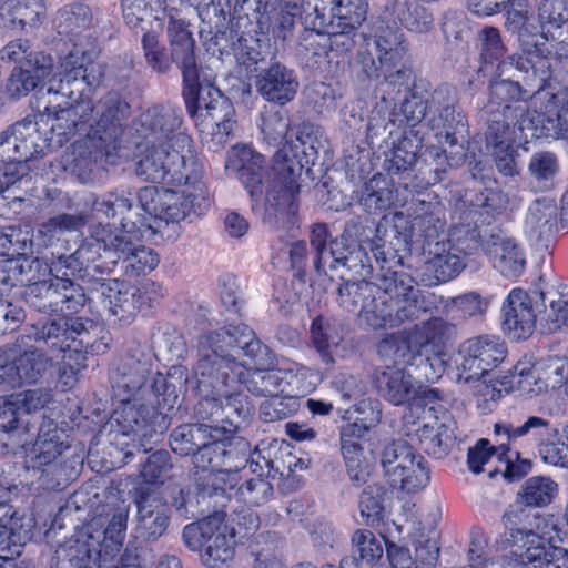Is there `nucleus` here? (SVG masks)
I'll return each mask as SVG.
<instances>
[{"label":"nucleus","mask_w":568,"mask_h":568,"mask_svg":"<svg viewBox=\"0 0 568 568\" xmlns=\"http://www.w3.org/2000/svg\"><path fill=\"white\" fill-rule=\"evenodd\" d=\"M551 77L547 58L509 55L497 65L496 77L490 81L489 98L480 111L487 125L493 120L503 125H517L524 138H539L536 113L525 103L544 89Z\"/></svg>","instance_id":"obj_1"},{"label":"nucleus","mask_w":568,"mask_h":568,"mask_svg":"<svg viewBox=\"0 0 568 568\" xmlns=\"http://www.w3.org/2000/svg\"><path fill=\"white\" fill-rule=\"evenodd\" d=\"M410 72L397 70L385 77L379 84L384 102H394L404 92L400 103V113L407 125L415 126L420 122L434 132L435 136L444 140L450 146H463L467 135V120L458 106L454 90L440 85L432 93L423 95L416 89L409 90Z\"/></svg>","instance_id":"obj_2"},{"label":"nucleus","mask_w":568,"mask_h":568,"mask_svg":"<svg viewBox=\"0 0 568 568\" xmlns=\"http://www.w3.org/2000/svg\"><path fill=\"white\" fill-rule=\"evenodd\" d=\"M38 109L48 115V120H52L51 131L57 132L58 144L81 136L98 148H115L131 108L119 92L111 91L95 103L85 100L70 106L44 105L43 110L39 103Z\"/></svg>","instance_id":"obj_3"},{"label":"nucleus","mask_w":568,"mask_h":568,"mask_svg":"<svg viewBox=\"0 0 568 568\" xmlns=\"http://www.w3.org/2000/svg\"><path fill=\"white\" fill-rule=\"evenodd\" d=\"M110 382L115 396L129 403L138 394H152L163 412L174 409L178 389L187 382L183 366H172L166 375L154 367V356L140 346L129 348L120 356L110 372Z\"/></svg>","instance_id":"obj_4"},{"label":"nucleus","mask_w":568,"mask_h":568,"mask_svg":"<svg viewBox=\"0 0 568 568\" xmlns=\"http://www.w3.org/2000/svg\"><path fill=\"white\" fill-rule=\"evenodd\" d=\"M116 420L121 434L131 437L124 459L132 458L136 453L149 454L141 463L143 480L148 484H163L171 478L173 463L169 450H152V444L158 443L171 426L169 414L145 405H125Z\"/></svg>","instance_id":"obj_5"},{"label":"nucleus","mask_w":568,"mask_h":568,"mask_svg":"<svg viewBox=\"0 0 568 568\" xmlns=\"http://www.w3.org/2000/svg\"><path fill=\"white\" fill-rule=\"evenodd\" d=\"M61 312L65 314L32 325L30 335L38 343L59 353L74 351L88 352L93 345L97 323L84 316H75L91 297L79 282H59Z\"/></svg>","instance_id":"obj_6"},{"label":"nucleus","mask_w":568,"mask_h":568,"mask_svg":"<svg viewBox=\"0 0 568 568\" xmlns=\"http://www.w3.org/2000/svg\"><path fill=\"white\" fill-rule=\"evenodd\" d=\"M160 4L161 0H121L126 26L142 33L143 57L145 64L152 71L165 70L169 67V59L171 54H175L176 48L182 47V44L189 45L195 41L189 24L184 20L175 19L172 16L166 24L169 47L161 41L164 24L162 19L155 14V6L159 7Z\"/></svg>","instance_id":"obj_7"},{"label":"nucleus","mask_w":568,"mask_h":568,"mask_svg":"<svg viewBox=\"0 0 568 568\" xmlns=\"http://www.w3.org/2000/svg\"><path fill=\"white\" fill-rule=\"evenodd\" d=\"M526 507L510 506L503 516V524L509 530L506 541L523 549L511 554L506 568H560L557 562L568 556V550L550 545L542 537L540 525L545 519Z\"/></svg>","instance_id":"obj_8"},{"label":"nucleus","mask_w":568,"mask_h":568,"mask_svg":"<svg viewBox=\"0 0 568 568\" xmlns=\"http://www.w3.org/2000/svg\"><path fill=\"white\" fill-rule=\"evenodd\" d=\"M225 171L239 180L256 204L264 200L266 205L276 207L291 202L296 194L274 164L270 168L265 158L247 145H235L227 151Z\"/></svg>","instance_id":"obj_9"},{"label":"nucleus","mask_w":568,"mask_h":568,"mask_svg":"<svg viewBox=\"0 0 568 568\" xmlns=\"http://www.w3.org/2000/svg\"><path fill=\"white\" fill-rule=\"evenodd\" d=\"M332 154L327 139L312 123H303L295 142L286 141L274 154V169L284 176L288 189L298 193L297 180L303 170L312 181L316 173H324L323 166L331 161Z\"/></svg>","instance_id":"obj_10"},{"label":"nucleus","mask_w":568,"mask_h":568,"mask_svg":"<svg viewBox=\"0 0 568 568\" xmlns=\"http://www.w3.org/2000/svg\"><path fill=\"white\" fill-rule=\"evenodd\" d=\"M180 70L182 77V98L185 109L191 119L206 122L207 109L214 103L213 92L221 90L215 84V78L207 74L199 64L195 41L191 44H182L176 48L175 54H171L169 67L165 70L154 71L156 74L166 75Z\"/></svg>","instance_id":"obj_11"},{"label":"nucleus","mask_w":568,"mask_h":568,"mask_svg":"<svg viewBox=\"0 0 568 568\" xmlns=\"http://www.w3.org/2000/svg\"><path fill=\"white\" fill-rule=\"evenodd\" d=\"M182 539L190 550L201 552V560L209 568H224L234 558L235 531L221 513L186 525Z\"/></svg>","instance_id":"obj_12"},{"label":"nucleus","mask_w":568,"mask_h":568,"mask_svg":"<svg viewBox=\"0 0 568 568\" xmlns=\"http://www.w3.org/2000/svg\"><path fill=\"white\" fill-rule=\"evenodd\" d=\"M242 368L233 354L220 352L201 336L194 366V392L197 396H225L240 381Z\"/></svg>","instance_id":"obj_13"},{"label":"nucleus","mask_w":568,"mask_h":568,"mask_svg":"<svg viewBox=\"0 0 568 568\" xmlns=\"http://www.w3.org/2000/svg\"><path fill=\"white\" fill-rule=\"evenodd\" d=\"M367 2L357 3V64L362 65L363 73L368 78H377L382 67L394 64L400 58L404 48L398 44L393 48L389 41L381 36L384 22L379 17L367 16Z\"/></svg>","instance_id":"obj_14"},{"label":"nucleus","mask_w":568,"mask_h":568,"mask_svg":"<svg viewBox=\"0 0 568 568\" xmlns=\"http://www.w3.org/2000/svg\"><path fill=\"white\" fill-rule=\"evenodd\" d=\"M495 435L505 436L508 443H515L518 439L538 444L539 454L545 463L555 466L568 467L567 440L554 442L551 436L558 434L550 420L541 416L529 415L521 420H505L496 423L494 426Z\"/></svg>","instance_id":"obj_15"},{"label":"nucleus","mask_w":568,"mask_h":568,"mask_svg":"<svg viewBox=\"0 0 568 568\" xmlns=\"http://www.w3.org/2000/svg\"><path fill=\"white\" fill-rule=\"evenodd\" d=\"M99 10L84 0H75L58 11V31L64 34L72 48L68 54H81L95 60L100 53L98 41Z\"/></svg>","instance_id":"obj_16"},{"label":"nucleus","mask_w":568,"mask_h":568,"mask_svg":"<svg viewBox=\"0 0 568 568\" xmlns=\"http://www.w3.org/2000/svg\"><path fill=\"white\" fill-rule=\"evenodd\" d=\"M182 123L181 110L169 103H158L144 110L134 126L136 135L146 145H170L191 153L192 140L181 131Z\"/></svg>","instance_id":"obj_17"},{"label":"nucleus","mask_w":568,"mask_h":568,"mask_svg":"<svg viewBox=\"0 0 568 568\" xmlns=\"http://www.w3.org/2000/svg\"><path fill=\"white\" fill-rule=\"evenodd\" d=\"M192 152L170 145H146L144 155L136 163L135 172L152 183L171 182L189 184L193 169Z\"/></svg>","instance_id":"obj_18"},{"label":"nucleus","mask_w":568,"mask_h":568,"mask_svg":"<svg viewBox=\"0 0 568 568\" xmlns=\"http://www.w3.org/2000/svg\"><path fill=\"white\" fill-rule=\"evenodd\" d=\"M505 344L495 335H480L460 344L458 349L457 382H479L506 357Z\"/></svg>","instance_id":"obj_19"},{"label":"nucleus","mask_w":568,"mask_h":568,"mask_svg":"<svg viewBox=\"0 0 568 568\" xmlns=\"http://www.w3.org/2000/svg\"><path fill=\"white\" fill-rule=\"evenodd\" d=\"M94 60H84L81 54H67L61 59L58 81H50L48 95H61L70 100L65 106L92 100L91 92L102 79V72H95Z\"/></svg>","instance_id":"obj_20"},{"label":"nucleus","mask_w":568,"mask_h":568,"mask_svg":"<svg viewBox=\"0 0 568 568\" xmlns=\"http://www.w3.org/2000/svg\"><path fill=\"white\" fill-rule=\"evenodd\" d=\"M121 233L110 222H98L89 227V236L75 250L78 258L90 270L103 274L116 266Z\"/></svg>","instance_id":"obj_21"},{"label":"nucleus","mask_w":568,"mask_h":568,"mask_svg":"<svg viewBox=\"0 0 568 568\" xmlns=\"http://www.w3.org/2000/svg\"><path fill=\"white\" fill-rule=\"evenodd\" d=\"M531 296L521 288H514L509 292L507 298L503 304V329L509 338L514 341L527 339L530 337L536 328L537 301L538 297L544 304V293L534 292Z\"/></svg>","instance_id":"obj_22"},{"label":"nucleus","mask_w":568,"mask_h":568,"mask_svg":"<svg viewBox=\"0 0 568 568\" xmlns=\"http://www.w3.org/2000/svg\"><path fill=\"white\" fill-rule=\"evenodd\" d=\"M483 251L494 267L507 278L519 277L526 267L521 245L498 226L484 230Z\"/></svg>","instance_id":"obj_23"},{"label":"nucleus","mask_w":568,"mask_h":568,"mask_svg":"<svg viewBox=\"0 0 568 568\" xmlns=\"http://www.w3.org/2000/svg\"><path fill=\"white\" fill-rule=\"evenodd\" d=\"M201 337L220 352L233 354L234 362L245 356L256 364H263V356L267 353V346L263 345L254 331L243 323L204 333Z\"/></svg>","instance_id":"obj_24"},{"label":"nucleus","mask_w":568,"mask_h":568,"mask_svg":"<svg viewBox=\"0 0 568 568\" xmlns=\"http://www.w3.org/2000/svg\"><path fill=\"white\" fill-rule=\"evenodd\" d=\"M409 237L423 253L448 240L444 209L438 202L418 200L412 206Z\"/></svg>","instance_id":"obj_25"},{"label":"nucleus","mask_w":568,"mask_h":568,"mask_svg":"<svg viewBox=\"0 0 568 568\" xmlns=\"http://www.w3.org/2000/svg\"><path fill=\"white\" fill-rule=\"evenodd\" d=\"M486 145L490 151L496 168L505 176L519 174L518 152L515 143H527L531 138H524L517 125H503L493 120L485 132Z\"/></svg>","instance_id":"obj_26"},{"label":"nucleus","mask_w":568,"mask_h":568,"mask_svg":"<svg viewBox=\"0 0 568 568\" xmlns=\"http://www.w3.org/2000/svg\"><path fill=\"white\" fill-rule=\"evenodd\" d=\"M256 92L266 101L277 105L291 102L300 88L295 70L278 60L255 74Z\"/></svg>","instance_id":"obj_27"},{"label":"nucleus","mask_w":568,"mask_h":568,"mask_svg":"<svg viewBox=\"0 0 568 568\" xmlns=\"http://www.w3.org/2000/svg\"><path fill=\"white\" fill-rule=\"evenodd\" d=\"M136 507L135 538L151 544L158 541L170 527V506L159 497L141 496Z\"/></svg>","instance_id":"obj_28"},{"label":"nucleus","mask_w":568,"mask_h":568,"mask_svg":"<svg viewBox=\"0 0 568 568\" xmlns=\"http://www.w3.org/2000/svg\"><path fill=\"white\" fill-rule=\"evenodd\" d=\"M423 255L426 258L423 281L427 282V285L450 281L466 267L464 257L453 250L450 239L440 245H433V248Z\"/></svg>","instance_id":"obj_29"},{"label":"nucleus","mask_w":568,"mask_h":568,"mask_svg":"<svg viewBox=\"0 0 568 568\" xmlns=\"http://www.w3.org/2000/svg\"><path fill=\"white\" fill-rule=\"evenodd\" d=\"M558 207L551 197L536 199L528 209L526 230L537 248L547 250L557 232Z\"/></svg>","instance_id":"obj_30"},{"label":"nucleus","mask_w":568,"mask_h":568,"mask_svg":"<svg viewBox=\"0 0 568 568\" xmlns=\"http://www.w3.org/2000/svg\"><path fill=\"white\" fill-rule=\"evenodd\" d=\"M538 22L541 38L552 43L559 59H568V24L562 16V2L541 0L538 6Z\"/></svg>","instance_id":"obj_31"},{"label":"nucleus","mask_w":568,"mask_h":568,"mask_svg":"<svg viewBox=\"0 0 568 568\" xmlns=\"http://www.w3.org/2000/svg\"><path fill=\"white\" fill-rule=\"evenodd\" d=\"M0 509H4L0 516V550L19 556L21 548L32 539L36 521L31 515L6 505H0Z\"/></svg>","instance_id":"obj_32"},{"label":"nucleus","mask_w":568,"mask_h":568,"mask_svg":"<svg viewBox=\"0 0 568 568\" xmlns=\"http://www.w3.org/2000/svg\"><path fill=\"white\" fill-rule=\"evenodd\" d=\"M361 262L363 261L361 260ZM369 274L371 266H365V264L362 263L361 276L363 280L361 283L357 282V294L363 296L359 317L364 318L373 328L395 325L392 307L385 300V293H382L378 287L366 281Z\"/></svg>","instance_id":"obj_33"},{"label":"nucleus","mask_w":568,"mask_h":568,"mask_svg":"<svg viewBox=\"0 0 568 568\" xmlns=\"http://www.w3.org/2000/svg\"><path fill=\"white\" fill-rule=\"evenodd\" d=\"M374 382L378 394L394 405L405 404L415 393L412 375L397 365L377 368Z\"/></svg>","instance_id":"obj_34"},{"label":"nucleus","mask_w":568,"mask_h":568,"mask_svg":"<svg viewBox=\"0 0 568 568\" xmlns=\"http://www.w3.org/2000/svg\"><path fill=\"white\" fill-rule=\"evenodd\" d=\"M233 51L236 62L256 74L277 61L276 50L267 37L241 36L233 43Z\"/></svg>","instance_id":"obj_35"},{"label":"nucleus","mask_w":568,"mask_h":568,"mask_svg":"<svg viewBox=\"0 0 568 568\" xmlns=\"http://www.w3.org/2000/svg\"><path fill=\"white\" fill-rule=\"evenodd\" d=\"M118 250L120 252L116 254V265L130 277L150 273L160 261L153 248L135 244L128 234L121 233Z\"/></svg>","instance_id":"obj_36"},{"label":"nucleus","mask_w":568,"mask_h":568,"mask_svg":"<svg viewBox=\"0 0 568 568\" xmlns=\"http://www.w3.org/2000/svg\"><path fill=\"white\" fill-rule=\"evenodd\" d=\"M333 16L338 19V31L333 32L329 38V50L342 58L344 64L352 67L355 48V27L349 22L352 9V0H332Z\"/></svg>","instance_id":"obj_37"},{"label":"nucleus","mask_w":568,"mask_h":568,"mask_svg":"<svg viewBox=\"0 0 568 568\" xmlns=\"http://www.w3.org/2000/svg\"><path fill=\"white\" fill-rule=\"evenodd\" d=\"M16 386L33 385L45 379L52 371L53 361L45 351L31 347L12 361Z\"/></svg>","instance_id":"obj_38"},{"label":"nucleus","mask_w":568,"mask_h":568,"mask_svg":"<svg viewBox=\"0 0 568 568\" xmlns=\"http://www.w3.org/2000/svg\"><path fill=\"white\" fill-rule=\"evenodd\" d=\"M214 103L210 105L206 113L205 125L212 126V138L207 142L209 149L216 152L220 148H223L227 138L233 132L235 125V109L231 100L225 97L222 91L214 93Z\"/></svg>","instance_id":"obj_39"},{"label":"nucleus","mask_w":568,"mask_h":568,"mask_svg":"<svg viewBox=\"0 0 568 568\" xmlns=\"http://www.w3.org/2000/svg\"><path fill=\"white\" fill-rule=\"evenodd\" d=\"M67 447L62 440V432L50 422L40 427L36 442L26 450L31 467L36 469L51 465Z\"/></svg>","instance_id":"obj_40"},{"label":"nucleus","mask_w":568,"mask_h":568,"mask_svg":"<svg viewBox=\"0 0 568 568\" xmlns=\"http://www.w3.org/2000/svg\"><path fill=\"white\" fill-rule=\"evenodd\" d=\"M132 200L120 195L115 192H110L100 197H95L91 203V211L93 214H103L106 219H112L114 222L110 223L118 233L128 234L130 232V224L132 227L135 222L132 221Z\"/></svg>","instance_id":"obj_41"},{"label":"nucleus","mask_w":568,"mask_h":568,"mask_svg":"<svg viewBox=\"0 0 568 568\" xmlns=\"http://www.w3.org/2000/svg\"><path fill=\"white\" fill-rule=\"evenodd\" d=\"M38 124V121L33 122L28 118L20 121L21 139H19L20 142H18L19 163H16L14 165H28L30 160L45 154V152L50 151L52 148L61 146L58 144L59 136L57 132L52 133L50 130L51 136L42 138ZM48 124L51 125V122Z\"/></svg>","instance_id":"obj_42"},{"label":"nucleus","mask_w":568,"mask_h":568,"mask_svg":"<svg viewBox=\"0 0 568 568\" xmlns=\"http://www.w3.org/2000/svg\"><path fill=\"white\" fill-rule=\"evenodd\" d=\"M239 383L243 384L251 394L265 397L280 396L290 385L287 374L274 368L246 372L242 369Z\"/></svg>","instance_id":"obj_43"},{"label":"nucleus","mask_w":568,"mask_h":568,"mask_svg":"<svg viewBox=\"0 0 568 568\" xmlns=\"http://www.w3.org/2000/svg\"><path fill=\"white\" fill-rule=\"evenodd\" d=\"M213 425L206 423L182 424L175 427L170 434V447L172 452L181 457H191L197 454L211 432Z\"/></svg>","instance_id":"obj_44"},{"label":"nucleus","mask_w":568,"mask_h":568,"mask_svg":"<svg viewBox=\"0 0 568 568\" xmlns=\"http://www.w3.org/2000/svg\"><path fill=\"white\" fill-rule=\"evenodd\" d=\"M385 8L409 31L425 33L434 26L433 13L417 2L392 0Z\"/></svg>","instance_id":"obj_45"},{"label":"nucleus","mask_w":568,"mask_h":568,"mask_svg":"<svg viewBox=\"0 0 568 568\" xmlns=\"http://www.w3.org/2000/svg\"><path fill=\"white\" fill-rule=\"evenodd\" d=\"M37 91L36 98H37V111L39 113V121L44 122L48 124L49 122L52 123V120H48V115L43 112L39 111L38 104L40 103L41 110L44 109V105L53 106L51 101H48L45 103L44 98L47 94V91H42V85L38 83L32 75L28 74L20 65H17L11 71V74L7 81L6 85V94L9 97L10 100H19L22 97L28 95L30 92ZM57 106V104H54Z\"/></svg>","instance_id":"obj_46"},{"label":"nucleus","mask_w":568,"mask_h":568,"mask_svg":"<svg viewBox=\"0 0 568 568\" xmlns=\"http://www.w3.org/2000/svg\"><path fill=\"white\" fill-rule=\"evenodd\" d=\"M420 349L412 331L393 334L383 339L378 345V353L387 357L394 364L414 365Z\"/></svg>","instance_id":"obj_47"},{"label":"nucleus","mask_w":568,"mask_h":568,"mask_svg":"<svg viewBox=\"0 0 568 568\" xmlns=\"http://www.w3.org/2000/svg\"><path fill=\"white\" fill-rule=\"evenodd\" d=\"M227 433L224 427L212 426L200 452L194 455L195 468L213 471L224 468V435Z\"/></svg>","instance_id":"obj_48"},{"label":"nucleus","mask_w":568,"mask_h":568,"mask_svg":"<svg viewBox=\"0 0 568 568\" xmlns=\"http://www.w3.org/2000/svg\"><path fill=\"white\" fill-rule=\"evenodd\" d=\"M110 148H98L87 138L78 136L74 143V158L71 163V173L81 182L88 183L92 180L97 161Z\"/></svg>","instance_id":"obj_49"},{"label":"nucleus","mask_w":568,"mask_h":568,"mask_svg":"<svg viewBox=\"0 0 568 568\" xmlns=\"http://www.w3.org/2000/svg\"><path fill=\"white\" fill-rule=\"evenodd\" d=\"M12 397L13 393L0 396V430L16 437L18 443L26 447L30 420L24 417L17 400Z\"/></svg>","instance_id":"obj_50"},{"label":"nucleus","mask_w":568,"mask_h":568,"mask_svg":"<svg viewBox=\"0 0 568 568\" xmlns=\"http://www.w3.org/2000/svg\"><path fill=\"white\" fill-rule=\"evenodd\" d=\"M23 296L27 304L38 312L47 314L61 312L59 282L53 278L27 285Z\"/></svg>","instance_id":"obj_51"},{"label":"nucleus","mask_w":568,"mask_h":568,"mask_svg":"<svg viewBox=\"0 0 568 568\" xmlns=\"http://www.w3.org/2000/svg\"><path fill=\"white\" fill-rule=\"evenodd\" d=\"M568 381V365H550L546 372V377L541 378L535 375L532 371L520 372L518 381L519 389L531 395H538L548 388L557 389Z\"/></svg>","instance_id":"obj_52"},{"label":"nucleus","mask_w":568,"mask_h":568,"mask_svg":"<svg viewBox=\"0 0 568 568\" xmlns=\"http://www.w3.org/2000/svg\"><path fill=\"white\" fill-rule=\"evenodd\" d=\"M417 435L423 450L438 459L448 454L455 442L453 430L444 423L424 424L417 430Z\"/></svg>","instance_id":"obj_53"},{"label":"nucleus","mask_w":568,"mask_h":568,"mask_svg":"<svg viewBox=\"0 0 568 568\" xmlns=\"http://www.w3.org/2000/svg\"><path fill=\"white\" fill-rule=\"evenodd\" d=\"M558 494V485L550 477L534 476L524 481L518 498L527 507L548 506Z\"/></svg>","instance_id":"obj_54"},{"label":"nucleus","mask_w":568,"mask_h":568,"mask_svg":"<svg viewBox=\"0 0 568 568\" xmlns=\"http://www.w3.org/2000/svg\"><path fill=\"white\" fill-rule=\"evenodd\" d=\"M397 476L388 481L392 486L406 493H416L424 489L430 480V470L425 458L417 454L408 464L402 467Z\"/></svg>","instance_id":"obj_55"},{"label":"nucleus","mask_w":568,"mask_h":568,"mask_svg":"<svg viewBox=\"0 0 568 568\" xmlns=\"http://www.w3.org/2000/svg\"><path fill=\"white\" fill-rule=\"evenodd\" d=\"M560 170L558 158L549 151L536 152L528 163V173L531 183L540 191H548L555 186V180Z\"/></svg>","instance_id":"obj_56"},{"label":"nucleus","mask_w":568,"mask_h":568,"mask_svg":"<svg viewBox=\"0 0 568 568\" xmlns=\"http://www.w3.org/2000/svg\"><path fill=\"white\" fill-rule=\"evenodd\" d=\"M505 26L508 31L518 34L521 49L526 54L525 58H532L535 60L541 58L539 55L540 50L537 48V43L528 40L530 36L536 34L537 30L540 31L539 26L536 27L529 23L528 11L519 10L517 8L507 11Z\"/></svg>","instance_id":"obj_57"},{"label":"nucleus","mask_w":568,"mask_h":568,"mask_svg":"<svg viewBox=\"0 0 568 568\" xmlns=\"http://www.w3.org/2000/svg\"><path fill=\"white\" fill-rule=\"evenodd\" d=\"M417 455L415 448L404 439L392 440L381 452L379 464L384 476L389 480L399 469Z\"/></svg>","instance_id":"obj_58"},{"label":"nucleus","mask_w":568,"mask_h":568,"mask_svg":"<svg viewBox=\"0 0 568 568\" xmlns=\"http://www.w3.org/2000/svg\"><path fill=\"white\" fill-rule=\"evenodd\" d=\"M142 304L143 295L141 291L124 283L121 292L113 296L108 308L110 314L118 317L121 324H129L140 312Z\"/></svg>","instance_id":"obj_59"},{"label":"nucleus","mask_w":568,"mask_h":568,"mask_svg":"<svg viewBox=\"0 0 568 568\" xmlns=\"http://www.w3.org/2000/svg\"><path fill=\"white\" fill-rule=\"evenodd\" d=\"M310 334L312 345L322 356L323 361L331 363L333 361L332 348L339 345L344 339V335L339 334L335 325L324 321L322 316L314 318Z\"/></svg>","instance_id":"obj_60"},{"label":"nucleus","mask_w":568,"mask_h":568,"mask_svg":"<svg viewBox=\"0 0 568 568\" xmlns=\"http://www.w3.org/2000/svg\"><path fill=\"white\" fill-rule=\"evenodd\" d=\"M393 199V191L389 189L388 182L381 173H377L365 183L361 204L368 213H377L390 207Z\"/></svg>","instance_id":"obj_61"},{"label":"nucleus","mask_w":568,"mask_h":568,"mask_svg":"<svg viewBox=\"0 0 568 568\" xmlns=\"http://www.w3.org/2000/svg\"><path fill=\"white\" fill-rule=\"evenodd\" d=\"M31 181L28 165L6 164L0 168V195L11 199L12 202H22V185Z\"/></svg>","instance_id":"obj_62"},{"label":"nucleus","mask_w":568,"mask_h":568,"mask_svg":"<svg viewBox=\"0 0 568 568\" xmlns=\"http://www.w3.org/2000/svg\"><path fill=\"white\" fill-rule=\"evenodd\" d=\"M273 494V485L266 478L256 476L246 479L235 489V499L248 507H260L265 505Z\"/></svg>","instance_id":"obj_63"},{"label":"nucleus","mask_w":568,"mask_h":568,"mask_svg":"<svg viewBox=\"0 0 568 568\" xmlns=\"http://www.w3.org/2000/svg\"><path fill=\"white\" fill-rule=\"evenodd\" d=\"M448 324L442 318L433 317L424 321L420 325H415L412 333L416 338L420 352H439Z\"/></svg>","instance_id":"obj_64"}]
</instances>
